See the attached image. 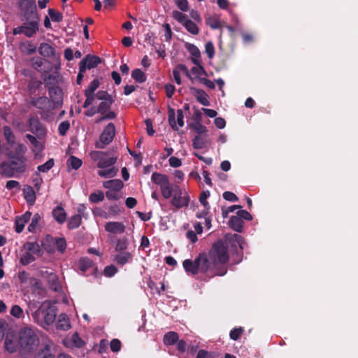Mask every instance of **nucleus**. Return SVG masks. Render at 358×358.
I'll return each instance as SVG.
<instances>
[{
  "label": "nucleus",
  "mask_w": 358,
  "mask_h": 358,
  "mask_svg": "<svg viewBox=\"0 0 358 358\" xmlns=\"http://www.w3.org/2000/svg\"><path fill=\"white\" fill-rule=\"evenodd\" d=\"M229 260L227 246L222 241L215 243L208 253L200 254L197 257L199 271H213V274L223 275L227 273L226 268L220 266Z\"/></svg>",
  "instance_id": "nucleus-1"
},
{
  "label": "nucleus",
  "mask_w": 358,
  "mask_h": 358,
  "mask_svg": "<svg viewBox=\"0 0 358 358\" xmlns=\"http://www.w3.org/2000/svg\"><path fill=\"white\" fill-rule=\"evenodd\" d=\"M4 150L5 155L10 160V163L3 162L0 164V174L6 178H11L14 176L15 172H24L26 169L27 147L22 143H17L14 146L13 151L10 149L9 146H5Z\"/></svg>",
  "instance_id": "nucleus-2"
},
{
  "label": "nucleus",
  "mask_w": 358,
  "mask_h": 358,
  "mask_svg": "<svg viewBox=\"0 0 358 358\" xmlns=\"http://www.w3.org/2000/svg\"><path fill=\"white\" fill-rule=\"evenodd\" d=\"M19 352L26 358L31 356L40 345V338L36 330L30 327L21 329L18 333Z\"/></svg>",
  "instance_id": "nucleus-3"
},
{
  "label": "nucleus",
  "mask_w": 358,
  "mask_h": 358,
  "mask_svg": "<svg viewBox=\"0 0 358 358\" xmlns=\"http://www.w3.org/2000/svg\"><path fill=\"white\" fill-rule=\"evenodd\" d=\"M31 315L34 322L46 328L55 322L56 309L50 301H45Z\"/></svg>",
  "instance_id": "nucleus-4"
},
{
  "label": "nucleus",
  "mask_w": 358,
  "mask_h": 358,
  "mask_svg": "<svg viewBox=\"0 0 358 358\" xmlns=\"http://www.w3.org/2000/svg\"><path fill=\"white\" fill-rule=\"evenodd\" d=\"M96 96L98 100L101 101L96 108V111L101 115L95 122L100 123L106 120H113L116 117V114L110 110L111 105L114 102V99L110 94L106 91L100 90L96 93Z\"/></svg>",
  "instance_id": "nucleus-5"
},
{
  "label": "nucleus",
  "mask_w": 358,
  "mask_h": 358,
  "mask_svg": "<svg viewBox=\"0 0 358 358\" xmlns=\"http://www.w3.org/2000/svg\"><path fill=\"white\" fill-rule=\"evenodd\" d=\"M172 191L171 204L173 207L178 210L189 206L190 197L185 189L176 185L172 187Z\"/></svg>",
  "instance_id": "nucleus-6"
},
{
  "label": "nucleus",
  "mask_w": 358,
  "mask_h": 358,
  "mask_svg": "<svg viewBox=\"0 0 358 358\" xmlns=\"http://www.w3.org/2000/svg\"><path fill=\"white\" fill-rule=\"evenodd\" d=\"M90 156L93 161L96 162L99 169L114 167L117 162V157H108V153L105 152L92 151Z\"/></svg>",
  "instance_id": "nucleus-7"
},
{
  "label": "nucleus",
  "mask_w": 358,
  "mask_h": 358,
  "mask_svg": "<svg viewBox=\"0 0 358 358\" xmlns=\"http://www.w3.org/2000/svg\"><path fill=\"white\" fill-rule=\"evenodd\" d=\"M152 180L160 187L162 195L166 199L171 198L172 195V186L170 185L166 175L155 172L152 175Z\"/></svg>",
  "instance_id": "nucleus-8"
},
{
  "label": "nucleus",
  "mask_w": 358,
  "mask_h": 358,
  "mask_svg": "<svg viewBox=\"0 0 358 358\" xmlns=\"http://www.w3.org/2000/svg\"><path fill=\"white\" fill-rule=\"evenodd\" d=\"M115 135V127L113 123H109L103 129L99 136V140L96 143L97 148L103 149L108 145Z\"/></svg>",
  "instance_id": "nucleus-9"
},
{
  "label": "nucleus",
  "mask_w": 358,
  "mask_h": 358,
  "mask_svg": "<svg viewBox=\"0 0 358 358\" xmlns=\"http://www.w3.org/2000/svg\"><path fill=\"white\" fill-rule=\"evenodd\" d=\"M31 104L41 110V117L44 118L48 117V113L50 109H52L50 107L51 103L46 96L34 98L31 101Z\"/></svg>",
  "instance_id": "nucleus-10"
},
{
  "label": "nucleus",
  "mask_w": 358,
  "mask_h": 358,
  "mask_svg": "<svg viewBox=\"0 0 358 358\" xmlns=\"http://www.w3.org/2000/svg\"><path fill=\"white\" fill-rule=\"evenodd\" d=\"M20 7L26 20H29V18L33 17H38L36 6L32 0H22Z\"/></svg>",
  "instance_id": "nucleus-11"
},
{
  "label": "nucleus",
  "mask_w": 358,
  "mask_h": 358,
  "mask_svg": "<svg viewBox=\"0 0 358 358\" xmlns=\"http://www.w3.org/2000/svg\"><path fill=\"white\" fill-rule=\"evenodd\" d=\"M29 123L31 131L38 138H42L46 135V129L36 118H30Z\"/></svg>",
  "instance_id": "nucleus-12"
},
{
  "label": "nucleus",
  "mask_w": 358,
  "mask_h": 358,
  "mask_svg": "<svg viewBox=\"0 0 358 358\" xmlns=\"http://www.w3.org/2000/svg\"><path fill=\"white\" fill-rule=\"evenodd\" d=\"M4 345L6 350L9 353H14L17 350H19L18 337L17 338L13 334H7Z\"/></svg>",
  "instance_id": "nucleus-13"
},
{
  "label": "nucleus",
  "mask_w": 358,
  "mask_h": 358,
  "mask_svg": "<svg viewBox=\"0 0 358 358\" xmlns=\"http://www.w3.org/2000/svg\"><path fill=\"white\" fill-rule=\"evenodd\" d=\"M38 17H33L29 18V20H27V22L23 24L26 36L31 37L36 32L38 28Z\"/></svg>",
  "instance_id": "nucleus-14"
},
{
  "label": "nucleus",
  "mask_w": 358,
  "mask_h": 358,
  "mask_svg": "<svg viewBox=\"0 0 358 358\" xmlns=\"http://www.w3.org/2000/svg\"><path fill=\"white\" fill-rule=\"evenodd\" d=\"M101 60L99 57L88 55L83 60H81L80 62V66H84L85 69H90L97 66L98 64L101 63Z\"/></svg>",
  "instance_id": "nucleus-15"
},
{
  "label": "nucleus",
  "mask_w": 358,
  "mask_h": 358,
  "mask_svg": "<svg viewBox=\"0 0 358 358\" xmlns=\"http://www.w3.org/2000/svg\"><path fill=\"white\" fill-rule=\"evenodd\" d=\"M105 230L111 234H122L125 231V226L120 222H108L104 226Z\"/></svg>",
  "instance_id": "nucleus-16"
},
{
  "label": "nucleus",
  "mask_w": 358,
  "mask_h": 358,
  "mask_svg": "<svg viewBox=\"0 0 358 358\" xmlns=\"http://www.w3.org/2000/svg\"><path fill=\"white\" fill-rule=\"evenodd\" d=\"M132 254L129 251L117 252L114 257V261L119 265L123 266L130 263L132 260Z\"/></svg>",
  "instance_id": "nucleus-17"
},
{
  "label": "nucleus",
  "mask_w": 358,
  "mask_h": 358,
  "mask_svg": "<svg viewBox=\"0 0 358 358\" xmlns=\"http://www.w3.org/2000/svg\"><path fill=\"white\" fill-rule=\"evenodd\" d=\"M24 198L30 206H33L36 201V193L32 187L27 185L23 189Z\"/></svg>",
  "instance_id": "nucleus-18"
},
{
  "label": "nucleus",
  "mask_w": 358,
  "mask_h": 358,
  "mask_svg": "<svg viewBox=\"0 0 358 358\" xmlns=\"http://www.w3.org/2000/svg\"><path fill=\"white\" fill-rule=\"evenodd\" d=\"M52 216L54 219L59 224H63L66 220V213L65 210L60 206L55 207L52 212Z\"/></svg>",
  "instance_id": "nucleus-19"
},
{
  "label": "nucleus",
  "mask_w": 358,
  "mask_h": 358,
  "mask_svg": "<svg viewBox=\"0 0 358 358\" xmlns=\"http://www.w3.org/2000/svg\"><path fill=\"white\" fill-rule=\"evenodd\" d=\"M103 186L108 190L120 192L123 187V182L119 179L107 180L103 182Z\"/></svg>",
  "instance_id": "nucleus-20"
},
{
  "label": "nucleus",
  "mask_w": 358,
  "mask_h": 358,
  "mask_svg": "<svg viewBox=\"0 0 358 358\" xmlns=\"http://www.w3.org/2000/svg\"><path fill=\"white\" fill-rule=\"evenodd\" d=\"M182 265L185 271L187 273H190L194 275L199 271V264H197V258L194 261L185 259L183 262Z\"/></svg>",
  "instance_id": "nucleus-21"
},
{
  "label": "nucleus",
  "mask_w": 358,
  "mask_h": 358,
  "mask_svg": "<svg viewBox=\"0 0 358 358\" xmlns=\"http://www.w3.org/2000/svg\"><path fill=\"white\" fill-rule=\"evenodd\" d=\"M43 248L48 253H53L56 249V245L55 244V238L50 236H46V237L42 241Z\"/></svg>",
  "instance_id": "nucleus-22"
},
{
  "label": "nucleus",
  "mask_w": 358,
  "mask_h": 358,
  "mask_svg": "<svg viewBox=\"0 0 358 358\" xmlns=\"http://www.w3.org/2000/svg\"><path fill=\"white\" fill-rule=\"evenodd\" d=\"M117 172L118 169L114 166L99 169L97 173L101 178H110L115 177L117 175Z\"/></svg>",
  "instance_id": "nucleus-23"
},
{
  "label": "nucleus",
  "mask_w": 358,
  "mask_h": 358,
  "mask_svg": "<svg viewBox=\"0 0 358 358\" xmlns=\"http://www.w3.org/2000/svg\"><path fill=\"white\" fill-rule=\"evenodd\" d=\"M24 249L31 252L34 255H36L37 257H41L42 255V250L40 248L38 243L36 242H28L24 245Z\"/></svg>",
  "instance_id": "nucleus-24"
},
{
  "label": "nucleus",
  "mask_w": 358,
  "mask_h": 358,
  "mask_svg": "<svg viewBox=\"0 0 358 358\" xmlns=\"http://www.w3.org/2000/svg\"><path fill=\"white\" fill-rule=\"evenodd\" d=\"M57 328L66 331L71 328L69 320L66 314H60L58 317Z\"/></svg>",
  "instance_id": "nucleus-25"
},
{
  "label": "nucleus",
  "mask_w": 358,
  "mask_h": 358,
  "mask_svg": "<svg viewBox=\"0 0 358 358\" xmlns=\"http://www.w3.org/2000/svg\"><path fill=\"white\" fill-rule=\"evenodd\" d=\"M229 224L234 231L241 232L243 226V221L238 216H232L229 220Z\"/></svg>",
  "instance_id": "nucleus-26"
},
{
  "label": "nucleus",
  "mask_w": 358,
  "mask_h": 358,
  "mask_svg": "<svg viewBox=\"0 0 358 358\" xmlns=\"http://www.w3.org/2000/svg\"><path fill=\"white\" fill-rule=\"evenodd\" d=\"M3 131L4 138L6 140L8 144L11 147L13 145L15 146V136L10 127L8 126H4L3 127Z\"/></svg>",
  "instance_id": "nucleus-27"
},
{
  "label": "nucleus",
  "mask_w": 358,
  "mask_h": 358,
  "mask_svg": "<svg viewBox=\"0 0 358 358\" xmlns=\"http://www.w3.org/2000/svg\"><path fill=\"white\" fill-rule=\"evenodd\" d=\"M194 96L196 100L202 105L208 106L210 105V102L208 99L206 93L201 89H195Z\"/></svg>",
  "instance_id": "nucleus-28"
},
{
  "label": "nucleus",
  "mask_w": 358,
  "mask_h": 358,
  "mask_svg": "<svg viewBox=\"0 0 358 358\" xmlns=\"http://www.w3.org/2000/svg\"><path fill=\"white\" fill-rule=\"evenodd\" d=\"M39 53L43 57H51L55 53L54 48L48 43H41L38 48Z\"/></svg>",
  "instance_id": "nucleus-29"
},
{
  "label": "nucleus",
  "mask_w": 358,
  "mask_h": 358,
  "mask_svg": "<svg viewBox=\"0 0 358 358\" xmlns=\"http://www.w3.org/2000/svg\"><path fill=\"white\" fill-rule=\"evenodd\" d=\"M178 341V335L174 331H169L164 336V343L165 345H173Z\"/></svg>",
  "instance_id": "nucleus-30"
},
{
  "label": "nucleus",
  "mask_w": 358,
  "mask_h": 358,
  "mask_svg": "<svg viewBox=\"0 0 358 358\" xmlns=\"http://www.w3.org/2000/svg\"><path fill=\"white\" fill-rule=\"evenodd\" d=\"M183 26L185 27V29L189 31L190 34L196 35L199 32V29L197 27L196 22L190 20H187L185 22Z\"/></svg>",
  "instance_id": "nucleus-31"
},
{
  "label": "nucleus",
  "mask_w": 358,
  "mask_h": 358,
  "mask_svg": "<svg viewBox=\"0 0 358 358\" xmlns=\"http://www.w3.org/2000/svg\"><path fill=\"white\" fill-rule=\"evenodd\" d=\"M82 222V217L80 215H75L70 217L68 222V227L71 229L78 228Z\"/></svg>",
  "instance_id": "nucleus-32"
},
{
  "label": "nucleus",
  "mask_w": 358,
  "mask_h": 358,
  "mask_svg": "<svg viewBox=\"0 0 358 358\" xmlns=\"http://www.w3.org/2000/svg\"><path fill=\"white\" fill-rule=\"evenodd\" d=\"M35 358H54L49 345H45L36 355Z\"/></svg>",
  "instance_id": "nucleus-33"
},
{
  "label": "nucleus",
  "mask_w": 358,
  "mask_h": 358,
  "mask_svg": "<svg viewBox=\"0 0 358 358\" xmlns=\"http://www.w3.org/2000/svg\"><path fill=\"white\" fill-rule=\"evenodd\" d=\"M128 240L126 238H120L117 241L115 246V251L116 252H124L126 251L125 250L128 247Z\"/></svg>",
  "instance_id": "nucleus-34"
},
{
  "label": "nucleus",
  "mask_w": 358,
  "mask_h": 358,
  "mask_svg": "<svg viewBox=\"0 0 358 358\" xmlns=\"http://www.w3.org/2000/svg\"><path fill=\"white\" fill-rule=\"evenodd\" d=\"M132 78L138 83H144L146 80V76L140 69H134L131 73Z\"/></svg>",
  "instance_id": "nucleus-35"
},
{
  "label": "nucleus",
  "mask_w": 358,
  "mask_h": 358,
  "mask_svg": "<svg viewBox=\"0 0 358 358\" xmlns=\"http://www.w3.org/2000/svg\"><path fill=\"white\" fill-rule=\"evenodd\" d=\"M67 165L76 170L82 165V160L76 157L71 156L67 160Z\"/></svg>",
  "instance_id": "nucleus-36"
},
{
  "label": "nucleus",
  "mask_w": 358,
  "mask_h": 358,
  "mask_svg": "<svg viewBox=\"0 0 358 358\" xmlns=\"http://www.w3.org/2000/svg\"><path fill=\"white\" fill-rule=\"evenodd\" d=\"M35 260V257L31 252H26L22 255L20 262L23 265H27Z\"/></svg>",
  "instance_id": "nucleus-37"
},
{
  "label": "nucleus",
  "mask_w": 358,
  "mask_h": 358,
  "mask_svg": "<svg viewBox=\"0 0 358 358\" xmlns=\"http://www.w3.org/2000/svg\"><path fill=\"white\" fill-rule=\"evenodd\" d=\"M206 141L204 138L196 136L193 139V147L195 149H202L206 146Z\"/></svg>",
  "instance_id": "nucleus-38"
},
{
  "label": "nucleus",
  "mask_w": 358,
  "mask_h": 358,
  "mask_svg": "<svg viewBox=\"0 0 358 358\" xmlns=\"http://www.w3.org/2000/svg\"><path fill=\"white\" fill-rule=\"evenodd\" d=\"M92 266V262L87 257L80 259L79 262V268L84 273L89 268Z\"/></svg>",
  "instance_id": "nucleus-39"
},
{
  "label": "nucleus",
  "mask_w": 358,
  "mask_h": 358,
  "mask_svg": "<svg viewBox=\"0 0 358 358\" xmlns=\"http://www.w3.org/2000/svg\"><path fill=\"white\" fill-rule=\"evenodd\" d=\"M180 69L185 71L186 67L184 65H180L178 67H176V69H174V70L173 71V76L174 78V80L178 85L181 84L180 71Z\"/></svg>",
  "instance_id": "nucleus-40"
},
{
  "label": "nucleus",
  "mask_w": 358,
  "mask_h": 358,
  "mask_svg": "<svg viewBox=\"0 0 358 358\" xmlns=\"http://www.w3.org/2000/svg\"><path fill=\"white\" fill-rule=\"evenodd\" d=\"M10 314L16 318H22L24 317V312L22 308L17 305H14L12 306Z\"/></svg>",
  "instance_id": "nucleus-41"
},
{
  "label": "nucleus",
  "mask_w": 358,
  "mask_h": 358,
  "mask_svg": "<svg viewBox=\"0 0 358 358\" xmlns=\"http://www.w3.org/2000/svg\"><path fill=\"white\" fill-rule=\"evenodd\" d=\"M54 166V160L53 159H50L47 161L45 164L42 165H39L37 167V169L40 172L46 173Z\"/></svg>",
  "instance_id": "nucleus-42"
},
{
  "label": "nucleus",
  "mask_w": 358,
  "mask_h": 358,
  "mask_svg": "<svg viewBox=\"0 0 358 358\" xmlns=\"http://www.w3.org/2000/svg\"><path fill=\"white\" fill-rule=\"evenodd\" d=\"M84 94H85L86 99H85V101L83 106V108H86L94 103V101H95V99H96V94L86 93V92H84Z\"/></svg>",
  "instance_id": "nucleus-43"
},
{
  "label": "nucleus",
  "mask_w": 358,
  "mask_h": 358,
  "mask_svg": "<svg viewBox=\"0 0 358 358\" xmlns=\"http://www.w3.org/2000/svg\"><path fill=\"white\" fill-rule=\"evenodd\" d=\"M100 83L99 80L94 79L88 85L87 89H85V92L86 93H92L95 94V91L98 89L99 87Z\"/></svg>",
  "instance_id": "nucleus-44"
},
{
  "label": "nucleus",
  "mask_w": 358,
  "mask_h": 358,
  "mask_svg": "<svg viewBox=\"0 0 358 358\" xmlns=\"http://www.w3.org/2000/svg\"><path fill=\"white\" fill-rule=\"evenodd\" d=\"M55 244L56 245V248L60 252H64L66 248V241L63 238H55Z\"/></svg>",
  "instance_id": "nucleus-45"
},
{
  "label": "nucleus",
  "mask_w": 358,
  "mask_h": 358,
  "mask_svg": "<svg viewBox=\"0 0 358 358\" xmlns=\"http://www.w3.org/2000/svg\"><path fill=\"white\" fill-rule=\"evenodd\" d=\"M172 17L177 20L178 22L184 24V22L187 20V15L178 10H173L172 12Z\"/></svg>",
  "instance_id": "nucleus-46"
},
{
  "label": "nucleus",
  "mask_w": 358,
  "mask_h": 358,
  "mask_svg": "<svg viewBox=\"0 0 358 358\" xmlns=\"http://www.w3.org/2000/svg\"><path fill=\"white\" fill-rule=\"evenodd\" d=\"M42 85L41 81L31 79L28 84V89L31 93H34L37 89H38Z\"/></svg>",
  "instance_id": "nucleus-47"
},
{
  "label": "nucleus",
  "mask_w": 358,
  "mask_h": 358,
  "mask_svg": "<svg viewBox=\"0 0 358 358\" xmlns=\"http://www.w3.org/2000/svg\"><path fill=\"white\" fill-rule=\"evenodd\" d=\"M90 201L92 203H98L104 199V194L102 192H94L90 195Z\"/></svg>",
  "instance_id": "nucleus-48"
},
{
  "label": "nucleus",
  "mask_w": 358,
  "mask_h": 358,
  "mask_svg": "<svg viewBox=\"0 0 358 358\" xmlns=\"http://www.w3.org/2000/svg\"><path fill=\"white\" fill-rule=\"evenodd\" d=\"M175 112H174V110L173 108H171L169 110V122L171 125V127L175 129V130H178V127L177 126V123L176 122V120H175Z\"/></svg>",
  "instance_id": "nucleus-49"
},
{
  "label": "nucleus",
  "mask_w": 358,
  "mask_h": 358,
  "mask_svg": "<svg viewBox=\"0 0 358 358\" xmlns=\"http://www.w3.org/2000/svg\"><path fill=\"white\" fill-rule=\"evenodd\" d=\"M48 14L52 20L54 22H59L62 20V15L59 12L55 11V10L50 8L48 10Z\"/></svg>",
  "instance_id": "nucleus-50"
},
{
  "label": "nucleus",
  "mask_w": 358,
  "mask_h": 358,
  "mask_svg": "<svg viewBox=\"0 0 358 358\" xmlns=\"http://www.w3.org/2000/svg\"><path fill=\"white\" fill-rule=\"evenodd\" d=\"M205 52L210 59L213 57L215 55V48L213 43L211 41H208L206 43Z\"/></svg>",
  "instance_id": "nucleus-51"
},
{
  "label": "nucleus",
  "mask_w": 358,
  "mask_h": 358,
  "mask_svg": "<svg viewBox=\"0 0 358 358\" xmlns=\"http://www.w3.org/2000/svg\"><path fill=\"white\" fill-rule=\"evenodd\" d=\"M71 341L72 343V345L74 347L80 348L84 345V342L82 341V339L79 337L78 334L77 333H74L71 338Z\"/></svg>",
  "instance_id": "nucleus-52"
},
{
  "label": "nucleus",
  "mask_w": 358,
  "mask_h": 358,
  "mask_svg": "<svg viewBox=\"0 0 358 358\" xmlns=\"http://www.w3.org/2000/svg\"><path fill=\"white\" fill-rule=\"evenodd\" d=\"M217 355L212 352L201 350L198 352L196 358H216Z\"/></svg>",
  "instance_id": "nucleus-53"
},
{
  "label": "nucleus",
  "mask_w": 358,
  "mask_h": 358,
  "mask_svg": "<svg viewBox=\"0 0 358 358\" xmlns=\"http://www.w3.org/2000/svg\"><path fill=\"white\" fill-rule=\"evenodd\" d=\"M207 24L213 29H217L220 27V21L215 16H209L206 19Z\"/></svg>",
  "instance_id": "nucleus-54"
},
{
  "label": "nucleus",
  "mask_w": 358,
  "mask_h": 358,
  "mask_svg": "<svg viewBox=\"0 0 358 358\" xmlns=\"http://www.w3.org/2000/svg\"><path fill=\"white\" fill-rule=\"evenodd\" d=\"M41 220V216L38 214H35L31 219V222L28 227V230L29 231H34L36 227L38 224V222Z\"/></svg>",
  "instance_id": "nucleus-55"
},
{
  "label": "nucleus",
  "mask_w": 358,
  "mask_h": 358,
  "mask_svg": "<svg viewBox=\"0 0 358 358\" xmlns=\"http://www.w3.org/2000/svg\"><path fill=\"white\" fill-rule=\"evenodd\" d=\"M210 196V192L208 191L203 192L199 196V201L203 206L204 208H210L209 203L207 201V199Z\"/></svg>",
  "instance_id": "nucleus-56"
},
{
  "label": "nucleus",
  "mask_w": 358,
  "mask_h": 358,
  "mask_svg": "<svg viewBox=\"0 0 358 358\" xmlns=\"http://www.w3.org/2000/svg\"><path fill=\"white\" fill-rule=\"evenodd\" d=\"M70 128V124L68 121H63L59 125V133L62 136H64L66 133V131Z\"/></svg>",
  "instance_id": "nucleus-57"
},
{
  "label": "nucleus",
  "mask_w": 358,
  "mask_h": 358,
  "mask_svg": "<svg viewBox=\"0 0 358 358\" xmlns=\"http://www.w3.org/2000/svg\"><path fill=\"white\" fill-rule=\"evenodd\" d=\"M117 272V268L113 265L107 266L103 270L104 275L107 277H112Z\"/></svg>",
  "instance_id": "nucleus-58"
},
{
  "label": "nucleus",
  "mask_w": 358,
  "mask_h": 358,
  "mask_svg": "<svg viewBox=\"0 0 358 358\" xmlns=\"http://www.w3.org/2000/svg\"><path fill=\"white\" fill-rule=\"evenodd\" d=\"M175 3L182 11L185 12L188 10L189 3L187 0H175Z\"/></svg>",
  "instance_id": "nucleus-59"
},
{
  "label": "nucleus",
  "mask_w": 358,
  "mask_h": 358,
  "mask_svg": "<svg viewBox=\"0 0 358 358\" xmlns=\"http://www.w3.org/2000/svg\"><path fill=\"white\" fill-rule=\"evenodd\" d=\"M110 349L113 352H119L121 349V342L118 339H113L110 343Z\"/></svg>",
  "instance_id": "nucleus-60"
},
{
  "label": "nucleus",
  "mask_w": 358,
  "mask_h": 358,
  "mask_svg": "<svg viewBox=\"0 0 358 358\" xmlns=\"http://www.w3.org/2000/svg\"><path fill=\"white\" fill-rule=\"evenodd\" d=\"M107 199L110 200H117L121 197L120 192L108 190L106 193Z\"/></svg>",
  "instance_id": "nucleus-61"
},
{
  "label": "nucleus",
  "mask_w": 358,
  "mask_h": 358,
  "mask_svg": "<svg viewBox=\"0 0 358 358\" xmlns=\"http://www.w3.org/2000/svg\"><path fill=\"white\" fill-rule=\"evenodd\" d=\"M223 198L227 200V201H231V202H234V201H237L238 200V198L236 196V195L231 192H224L223 193Z\"/></svg>",
  "instance_id": "nucleus-62"
},
{
  "label": "nucleus",
  "mask_w": 358,
  "mask_h": 358,
  "mask_svg": "<svg viewBox=\"0 0 358 358\" xmlns=\"http://www.w3.org/2000/svg\"><path fill=\"white\" fill-rule=\"evenodd\" d=\"M243 333L242 328H235L230 331V338L232 340L236 341L238 339L241 334Z\"/></svg>",
  "instance_id": "nucleus-63"
},
{
  "label": "nucleus",
  "mask_w": 358,
  "mask_h": 358,
  "mask_svg": "<svg viewBox=\"0 0 358 358\" xmlns=\"http://www.w3.org/2000/svg\"><path fill=\"white\" fill-rule=\"evenodd\" d=\"M192 127L199 134H203V133H205L207 131L206 127L205 126H203V124H201V123H199V122L194 124L192 126Z\"/></svg>",
  "instance_id": "nucleus-64"
}]
</instances>
